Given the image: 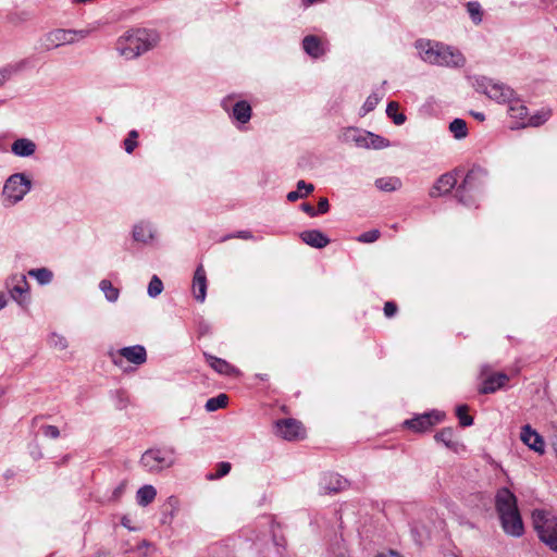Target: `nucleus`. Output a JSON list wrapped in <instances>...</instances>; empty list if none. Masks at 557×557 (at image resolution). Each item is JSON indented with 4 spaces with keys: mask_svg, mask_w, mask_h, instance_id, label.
Returning a JSON list of instances; mask_svg holds the SVG:
<instances>
[{
    "mask_svg": "<svg viewBox=\"0 0 557 557\" xmlns=\"http://www.w3.org/2000/svg\"><path fill=\"white\" fill-rule=\"evenodd\" d=\"M158 40L159 36L154 32L131 29L117 38L115 49L126 60H133L156 47Z\"/></svg>",
    "mask_w": 557,
    "mask_h": 557,
    "instance_id": "f257e3e1",
    "label": "nucleus"
},
{
    "mask_svg": "<svg viewBox=\"0 0 557 557\" xmlns=\"http://www.w3.org/2000/svg\"><path fill=\"white\" fill-rule=\"evenodd\" d=\"M495 506L505 533L521 536L524 528L515 494L506 487L500 488L496 494Z\"/></svg>",
    "mask_w": 557,
    "mask_h": 557,
    "instance_id": "f03ea898",
    "label": "nucleus"
},
{
    "mask_svg": "<svg viewBox=\"0 0 557 557\" xmlns=\"http://www.w3.org/2000/svg\"><path fill=\"white\" fill-rule=\"evenodd\" d=\"M416 48L424 62L441 66H462L466 62L462 53L449 46L430 40H418Z\"/></svg>",
    "mask_w": 557,
    "mask_h": 557,
    "instance_id": "7ed1b4c3",
    "label": "nucleus"
},
{
    "mask_svg": "<svg viewBox=\"0 0 557 557\" xmlns=\"http://www.w3.org/2000/svg\"><path fill=\"white\" fill-rule=\"evenodd\" d=\"M532 520L540 540L557 552V517L548 510L535 509Z\"/></svg>",
    "mask_w": 557,
    "mask_h": 557,
    "instance_id": "20e7f679",
    "label": "nucleus"
},
{
    "mask_svg": "<svg viewBox=\"0 0 557 557\" xmlns=\"http://www.w3.org/2000/svg\"><path fill=\"white\" fill-rule=\"evenodd\" d=\"M175 462V449L170 448H152L146 450L141 458L140 465L149 472L157 473L172 467Z\"/></svg>",
    "mask_w": 557,
    "mask_h": 557,
    "instance_id": "39448f33",
    "label": "nucleus"
},
{
    "mask_svg": "<svg viewBox=\"0 0 557 557\" xmlns=\"http://www.w3.org/2000/svg\"><path fill=\"white\" fill-rule=\"evenodd\" d=\"M473 87L476 91L486 95L490 99L498 102H507L513 96V90L502 84L495 83L493 79L485 76H478L473 78Z\"/></svg>",
    "mask_w": 557,
    "mask_h": 557,
    "instance_id": "423d86ee",
    "label": "nucleus"
},
{
    "mask_svg": "<svg viewBox=\"0 0 557 557\" xmlns=\"http://www.w3.org/2000/svg\"><path fill=\"white\" fill-rule=\"evenodd\" d=\"M487 177V171L475 166L472 168L463 178L462 183L457 187L456 198L462 205L470 206L473 200L470 196H467V191L474 190L482 187Z\"/></svg>",
    "mask_w": 557,
    "mask_h": 557,
    "instance_id": "0eeeda50",
    "label": "nucleus"
},
{
    "mask_svg": "<svg viewBox=\"0 0 557 557\" xmlns=\"http://www.w3.org/2000/svg\"><path fill=\"white\" fill-rule=\"evenodd\" d=\"M480 379L482 381L479 387L480 394H493L505 387L509 382V376L506 373L493 372L490 364L481 366Z\"/></svg>",
    "mask_w": 557,
    "mask_h": 557,
    "instance_id": "6e6552de",
    "label": "nucleus"
},
{
    "mask_svg": "<svg viewBox=\"0 0 557 557\" xmlns=\"http://www.w3.org/2000/svg\"><path fill=\"white\" fill-rule=\"evenodd\" d=\"M32 182L24 174L17 173L11 175L3 187V195L16 203L30 190Z\"/></svg>",
    "mask_w": 557,
    "mask_h": 557,
    "instance_id": "1a4fd4ad",
    "label": "nucleus"
},
{
    "mask_svg": "<svg viewBox=\"0 0 557 557\" xmlns=\"http://www.w3.org/2000/svg\"><path fill=\"white\" fill-rule=\"evenodd\" d=\"M111 357L112 362L117 367H122L123 359H126L128 362L136 366H140L146 362L147 352L144 346L134 345L119 349L116 354H112Z\"/></svg>",
    "mask_w": 557,
    "mask_h": 557,
    "instance_id": "9d476101",
    "label": "nucleus"
},
{
    "mask_svg": "<svg viewBox=\"0 0 557 557\" xmlns=\"http://www.w3.org/2000/svg\"><path fill=\"white\" fill-rule=\"evenodd\" d=\"M76 32L72 29H53L40 39L41 46L46 50H52L63 45L73 44L75 41Z\"/></svg>",
    "mask_w": 557,
    "mask_h": 557,
    "instance_id": "9b49d317",
    "label": "nucleus"
},
{
    "mask_svg": "<svg viewBox=\"0 0 557 557\" xmlns=\"http://www.w3.org/2000/svg\"><path fill=\"white\" fill-rule=\"evenodd\" d=\"M275 433L287 441L304 437L305 430L301 423L295 419H283L275 423Z\"/></svg>",
    "mask_w": 557,
    "mask_h": 557,
    "instance_id": "f8f14e48",
    "label": "nucleus"
},
{
    "mask_svg": "<svg viewBox=\"0 0 557 557\" xmlns=\"http://www.w3.org/2000/svg\"><path fill=\"white\" fill-rule=\"evenodd\" d=\"M443 413L433 411L407 420L405 422V425H407L409 429H412L413 431L424 432L432 428L434 424L438 423L443 419Z\"/></svg>",
    "mask_w": 557,
    "mask_h": 557,
    "instance_id": "ddd939ff",
    "label": "nucleus"
},
{
    "mask_svg": "<svg viewBox=\"0 0 557 557\" xmlns=\"http://www.w3.org/2000/svg\"><path fill=\"white\" fill-rule=\"evenodd\" d=\"M14 285L10 289L11 297L20 305L26 306L28 302V283L23 274L13 275L11 278Z\"/></svg>",
    "mask_w": 557,
    "mask_h": 557,
    "instance_id": "4468645a",
    "label": "nucleus"
},
{
    "mask_svg": "<svg viewBox=\"0 0 557 557\" xmlns=\"http://www.w3.org/2000/svg\"><path fill=\"white\" fill-rule=\"evenodd\" d=\"M520 440L532 450L544 454L545 451V443L543 437L531 428V425L527 424L522 426L520 433Z\"/></svg>",
    "mask_w": 557,
    "mask_h": 557,
    "instance_id": "2eb2a0df",
    "label": "nucleus"
},
{
    "mask_svg": "<svg viewBox=\"0 0 557 557\" xmlns=\"http://www.w3.org/2000/svg\"><path fill=\"white\" fill-rule=\"evenodd\" d=\"M348 486V481L338 473L325 474L320 482V488L324 494L337 493Z\"/></svg>",
    "mask_w": 557,
    "mask_h": 557,
    "instance_id": "dca6fc26",
    "label": "nucleus"
},
{
    "mask_svg": "<svg viewBox=\"0 0 557 557\" xmlns=\"http://www.w3.org/2000/svg\"><path fill=\"white\" fill-rule=\"evenodd\" d=\"M457 184V178L454 173H445L441 175L430 189V197L436 198L448 194Z\"/></svg>",
    "mask_w": 557,
    "mask_h": 557,
    "instance_id": "f3484780",
    "label": "nucleus"
},
{
    "mask_svg": "<svg viewBox=\"0 0 557 557\" xmlns=\"http://www.w3.org/2000/svg\"><path fill=\"white\" fill-rule=\"evenodd\" d=\"M193 294L197 301L203 302L207 295V276L203 267H197L193 278Z\"/></svg>",
    "mask_w": 557,
    "mask_h": 557,
    "instance_id": "a211bd4d",
    "label": "nucleus"
},
{
    "mask_svg": "<svg viewBox=\"0 0 557 557\" xmlns=\"http://www.w3.org/2000/svg\"><path fill=\"white\" fill-rule=\"evenodd\" d=\"M300 238L307 245L319 249L324 248L330 243V239L319 230L304 231Z\"/></svg>",
    "mask_w": 557,
    "mask_h": 557,
    "instance_id": "6ab92c4d",
    "label": "nucleus"
},
{
    "mask_svg": "<svg viewBox=\"0 0 557 557\" xmlns=\"http://www.w3.org/2000/svg\"><path fill=\"white\" fill-rule=\"evenodd\" d=\"M11 150L18 157H30L36 151V144L28 138H18L13 141Z\"/></svg>",
    "mask_w": 557,
    "mask_h": 557,
    "instance_id": "aec40b11",
    "label": "nucleus"
},
{
    "mask_svg": "<svg viewBox=\"0 0 557 557\" xmlns=\"http://www.w3.org/2000/svg\"><path fill=\"white\" fill-rule=\"evenodd\" d=\"M302 47L312 58H319L324 53L321 41L317 36H306L302 40Z\"/></svg>",
    "mask_w": 557,
    "mask_h": 557,
    "instance_id": "412c9836",
    "label": "nucleus"
},
{
    "mask_svg": "<svg viewBox=\"0 0 557 557\" xmlns=\"http://www.w3.org/2000/svg\"><path fill=\"white\" fill-rule=\"evenodd\" d=\"M206 360L209 363V366L216 371L220 374L230 375L232 372H234V367L231 366L227 361L224 359L214 357L209 354H205Z\"/></svg>",
    "mask_w": 557,
    "mask_h": 557,
    "instance_id": "4be33fe9",
    "label": "nucleus"
},
{
    "mask_svg": "<svg viewBox=\"0 0 557 557\" xmlns=\"http://www.w3.org/2000/svg\"><path fill=\"white\" fill-rule=\"evenodd\" d=\"M232 115L238 122L243 124L247 123L251 117L250 104L244 100L237 101L233 107Z\"/></svg>",
    "mask_w": 557,
    "mask_h": 557,
    "instance_id": "5701e85b",
    "label": "nucleus"
},
{
    "mask_svg": "<svg viewBox=\"0 0 557 557\" xmlns=\"http://www.w3.org/2000/svg\"><path fill=\"white\" fill-rule=\"evenodd\" d=\"M157 491L152 485H144L136 493V499L139 506L146 507L156 498Z\"/></svg>",
    "mask_w": 557,
    "mask_h": 557,
    "instance_id": "b1692460",
    "label": "nucleus"
},
{
    "mask_svg": "<svg viewBox=\"0 0 557 557\" xmlns=\"http://www.w3.org/2000/svg\"><path fill=\"white\" fill-rule=\"evenodd\" d=\"M314 186L312 184L306 183L305 181H298L297 190L289 191L286 196L287 200L290 202L297 201L300 198L306 197L310 193H312Z\"/></svg>",
    "mask_w": 557,
    "mask_h": 557,
    "instance_id": "393cba45",
    "label": "nucleus"
},
{
    "mask_svg": "<svg viewBox=\"0 0 557 557\" xmlns=\"http://www.w3.org/2000/svg\"><path fill=\"white\" fill-rule=\"evenodd\" d=\"M375 186L383 191H395L400 189L401 181L398 177H381L375 181Z\"/></svg>",
    "mask_w": 557,
    "mask_h": 557,
    "instance_id": "a878e982",
    "label": "nucleus"
},
{
    "mask_svg": "<svg viewBox=\"0 0 557 557\" xmlns=\"http://www.w3.org/2000/svg\"><path fill=\"white\" fill-rule=\"evenodd\" d=\"M133 237L136 242L147 243L152 239V227L146 223H139L134 226Z\"/></svg>",
    "mask_w": 557,
    "mask_h": 557,
    "instance_id": "bb28decb",
    "label": "nucleus"
},
{
    "mask_svg": "<svg viewBox=\"0 0 557 557\" xmlns=\"http://www.w3.org/2000/svg\"><path fill=\"white\" fill-rule=\"evenodd\" d=\"M346 138L354 141L358 147L368 148V140L364 135H369V132H361L357 128H349L346 132Z\"/></svg>",
    "mask_w": 557,
    "mask_h": 557,
    "instance_id": "cd10ccee",
    "label": "nucleus"
},
{
    "mask_svg": "<svg viewBox=\"0 0 557 557\" xmlns=\"http://www.w3.org/2000/svg\"><path fill=\"white\" fill-rule=\"evenodd\" d=\"M509 102V115L515 119L523 120L528 115V109L524 104H522L519 100L510 99Z\"/></svg>",
    "mask_w": 557,
    "mask_h": 557,
    "instance_id": "c85d7f7f",
    "label": "nucleus"
},
{
    "mask_svg": "<svg viewBox=\"0 0 557 557\" xmlns=\"http://www.w3.org/2000/svg\"><path fill=\"white\" fill-rule=\"evenodd\" d=\"M435 441L438 443H443L448 448L455 447L454 442V430L451 428H445L437 432L434 436Z\"/></svg>",
    "mask_w": 557,
    "mask_h": 557,
    "instance_id": "c756f323",
    "label": "nucleus"
},
{
    "mask_svg": "<svg viewBox=\"0 0 557 557\" xmlns=\"http://www.w3.org/2000/svg\"><path fill=\"white\" fill-rule=\"evenodd\" d=\"M449 131L454 134L456 139H462L467 136V123L462 119H455L449 124Z\"/></svg>",
    "mask_w": 557,
    "mask_h": 557,
    "instance_id": "7c9ffc66",
    "label": "nucleus"
},
{
    "mask_svg": "<svg viewBox=\"0 0 557 557\" xmlns=\"http://www.w3.org/2000/svg\"><path fill=\"white\" fill-rule=\"evenodd\" d=\"M399 104L395 101H391L386 108V114L396 125H401L406 121V116L403 113H398Z\"/></svg>",
    "mask_w": 557,
    "mask_h": 557,
    "instance_id": "2f4dec72",
    "label": "nucleus"
},
{
    "mask_svg": "<svg viewBox=\"0 0 557 557\" xmlns=\"http://www.w3.org/2000/svg\"><path fill=\"white\" fill-rule=\"evenodd\" d=\"M228 397L226 394H220L216 397L209 398L206 403L207 411H215L220 408H224L227 405Z\"/></svg>",
    "mask_w": 557,
    "mask_h": 557,
    "instance_id": "473e14b6",
    "label": "nucleus"
},
{
    "mask_svg": "<svg viewBox=\"0 0 557 557\" xmlns=\"http://www.w3.org/2000/svg\"><path fill=\"white\" fill-rule=\"evenodd\" d=\"M28 275L35 277L40 284H48L52 280V272L47 268L32 269Z\"/></svg>",
    "mask_w": 557,
    "mask_h": 557,
    "instance_id": "72a5a7b5",
    "label": "nucleus"
},
{
    "mask_svg": "<svg viewBox=\"0 0 557 557\" xmlns=\"http://www.w3.org/2000/svg\"><path fill=\"white\" fill-rule=\"evenodd\" d=\"M99 286L109 301L113 302L117 300L120 294L119 289L115 288L109 280H102Z\"/></svg>",
    "mask_w": 557,
    "mask_h": 557,
    "instance_id": "f704fd0d",
    "label": "nucleus"
},
{
    "mask_svg": "<svg viewBox=\"0 0 557 557\" xmlns=\"http://www.w3.org/2000/svg\"><path fill=\"white\" fill-rule=\"evenodd\" d=\"M364 136L367 138H369L368 148L382 149V148H386L389 146V141L382 136L375 135L370 132H369V135H364Z\"/></svg>",
    "mask_w": 557,
    "mask_h": 557,
    "instance_id": "c9c22d12",
    "label": "nucleus"
},
{
    "mask_svg": "<svg viewBox=\"0 0 557 557\" xmlns=\"http://www.w3.org/2000/svg\"><path fill=\"white\" fill-rule=\"evenodd\" d=\"M468 406L460 405L456 408V416L459 419V423L461 426H470L473 424V418L468 414Z\"/></svg>",
    "mask_w": 557,
    "mask_h": 557,
    "instance_id": "e433bc0d",
    "label": "nucleus"
},
{
    "mask_svg": "<svg viewBox=\"0 0 557 557\" xmlns=\"http://www.w3.org/2000/svg\"><path fill=\"white\" fill-rule=\"evenodd\" d=\"M21 67L22 66L18 64H8L3 67H0V86L9 81L14 74H16Z\"/></svg>",
    "mask_w": 557,
    "mask_h": 557,
    "instance_id": "4c0bfd02",
    "label": "nucleus"
},
{
    "mask_svg": "<svg viewBox=\"0 0 557 557\" xmlns=\"http://www.w3.org/2000/svg\"><path fill=\"white\" fill-rule=\"evenodd\" d=\"M231 463L226 461L219 462L215 467V472L207 474L208 480H218L228 474L231 471Z\"/></svg>",
    "mask_w": 557,
    "mask_h": 557,
    "instance_id": "58836bf2",
    "label": "nucleus"
},
{
    "mask_svg": "<svg viewBox=\"0 0 557 557\" xmlns=\"http://www.w3.org/2000/svg\"><path fill=\"white\" fill-rule=\"evenodd\" d=\"M163 290V283L162 281L157 276L153 275L148 284L147 293L151 298H156L159 296Z\"/></svg>",
    "mask_w": 557,
    "mask_h": 557,
    "instance_id": "ea45409f",
    "label": "nucleus"
},
{
    "mask_svg": "<svg viewBox=\"0 0 557 557\" xmlns=\"http://www.w3.org/2000/svg\"><path fill=\"white\" fill-rule=\"evenodd\" d=\"M49 344L54 349H59V350H64L69 346L66 338L57 333L51 334V336L49 338Z\"/></svg>",
    "mask_w": 557,
    "mask_h": 557,
    "instance_id": "a19ab883",
    "label": "nucleus"
},
{
    "mask_svg": "<svg viewBox=\"0 0 557 557\" xmlns=\"http://www.w3.org/2000/svg\"><path fill=\"white\" fill-rule=\"evenodd\" d=\"M467 10H468V13H469L470 17L472 18V21L475 24L481 23V21H482V12H481V7H480V4L478 2H469L467 4Z\"/></svg>",
    "mask_w": 557,
    "mask_h": 557,
    "instance_id": "79ce46f5",
    "label": "nucleus"
},
{
    "mask_svg": "<svg viewBox=\"0 0 557 557\" xmlns=\"http://www.w3.org/2000/svg\"><path fill=\"white\" fill-rule=\"evenodd\" d=\"M381 99H382V96H380L376 92H372L367 98V100L364 101V103L362 106V110L364 111V114L373 111L375 109V107L377 106V103L381 101Z\"/></svg>",
    "mask_w": 557,
    "mask_h": 557,
    "instance_id": "37998d69",
    "label": "nucleus"
},
{
    "mask_svg": "<svg viewBox=\"0 0 557 557\" xmlns=\"http://www.w3.org/2000/svg\"><path fill=\"white\" fill-rule=\"evenodd\" d=\"M137 131L133 129L128 133L127 137L124 140V148L127 153H132L134 149L137 147Z\"/></svg>",
    "mask_w": 557,
    "mask_h": 557,
    "instance_id": "c03bdc74",
    "label": "nucleus"
},
{
    "mask_svg": "<svg viewBox=\"0 0 557 557\" xmlns=\"http://www.w3.org/2000/svg\"><path fill=\"white\" fill-rule=\"evenodd\" d=\"M380 235H381V233L379 230H371V231L360 234L358 236L357 240L360 243L370 244V243H374L375 240H377L380 238Z\"/></svg>",
    "mask_w": 557,
    "mask_h": 557,
    "instance_id": "a18cd8bd",
    "label": "nucleus"
},
{
    "mask_svg": "<svg viewBox=\"0 0 557 557\" xmlns=\"http://www.w3.org/2000/svg\"><path fill=\"white\" fill-rule=\"evenodd\" d=\"M41 431L46 437L55 440L60 436V431L55 425H44Z\"/></svg>",
    "mask_w": 557,
    "mask_h": 557,
    "instance_id": "49530a36",
    "label": "nucleus"
},
{
    "mask_svg": "<svg viewBox=\"0 0 557 557\" xmlns=\"http://www.w3.org/2000/svg\"><path fill=\"white\" fill-rule=\"evenodd\" d=\"M166 506L171 508V516L173 517L180 509V500L175 496H170L166 500Z\"/></svg>",
    "mask_w": 557,
    "mask_h": 557,
    "instance_id": "de8ad7c7",
    "label": "nucleus"
},
{
    "mask_svg": "<svg viewBox=\"0 0 557 557\" xmlns=\"http://www.w3.org/2000/svg\"><path fill=\"white\" fill-rule=\"evenodd\" d=\"M397 312V306L393 301H387L384 305V314L387 318H392Z\"/></svg>",
    "mask_w": 557,
    "mask_h": 557,
    "instance_id": "09e8293b",
    "label": "nucleus"
},
{
    "mask_svg": "<svg viewBox=\"0 0 557 557\" xmlns=\"http://www.w3.org/2000/svg\"><path fill=\"white\" fill-rule=\"evenodd\" d=\"M547 120V113H544L543 115H533L530 117L528 125L532 126H539L542 123H544Z\"/></svg>",
    "mask_w": 557,
    "mask_h": 557,
    "instance_id": "8fccbe9b",
    "label": "nucleus"
},
{
    "mask_svg": "<svg viewBox=\"0 0 557 557\" xmlns=\"http://www.w3.org/2000/svg\"><path fill=\"white\" fill-rule=\"evenodd\" d=\"M330 210V203L327 198H320L318 203L317 214H324Z\"/></svg>",
    "mask_w": 557,
    "mask_h": 557,
    "instance_id": "3c124183",
    "label": "nucleus"
},
{
    "mask_svg": "<svg viewBox=\"0 0 557 557\" xmlns=\"http://www.w3.org/2000/svg\"><path fill=\"white\" fill-rule=\"evenodd\" d=\"M300 208H301V210H302L304 212H306V213H307V214H309L310 216H314V215H317V211H315V210H314V208H313L310 203H308V202H304V203H301Z\"/></svg>",
    "mask_w": 557,
    "mask_h": 557,
    "instance_id": "603ef678",
    "label": "nucleus"
},
{
    "mask_svg": "<svg viewBox=\"0 0 557 557\" xmlns=\"http://www.w3.org/2000/svg\"><path fill=\"white\" fill-rule=\"evenodd\" d=\"M236 237L244 238V239H250V238H252V235L248 231H240L237 233Z\"/></svg>",
    "mask_w": 557,
    "mask_h": 557,
    "instance_id": "864d4df0",
    "label": "nucleus"
},
{
    "mask_svg": "<svg viewBox=\"0 0 557 557\" xmlns=\"http://www.w3.org/2000/svg\"><path fill=\"white\" fill-rule=\"evenodd\" d=\"M472 115L478 121H484L485 120V115L482 112H472Z\"/></svg>",
    "mask_w": 557,
    "mask_h": 557,
    "instance_id": "5fc2aeb1",
    "label": "nucleus"
},
{
    "mask_svg": "<svg viewBox=\"0 0 557 557\" xmlns=\"http://www.w3.org/2000/svg\"><path fill=\"white\" fill-rule=\"evenodd\" d=\"M75 32H76L75 36L78 35L81 38H85L89 35V30H87V29H81V30H75Z\"/></svg>",
    "mask_w": 557,
    "mask_h": 557,
    "instance_id": "6e6d98bb",
    "label": "nucleus"
},
{
    "mask_svg": "<svg viewBox=\"0 0 557 557\" xmlns=\"http://www.w3.org/2000/svg\"><path fill=\"white\" fill-rule=\"evenodd\" d=\"M5 305H7V298H5V295L0 293V310H1L2 308H4V307H5Z\"/></svg>",
    "mask_w": 557,
    "mask_h": 557,
    "instance_id": "4d7b16f0",
    "label": "nucleus"
},
{
    "mask_svg": "<svg viewBox=\"0 0 557 557\" xmlns=\"http://www.w3.org/2000/svg\"><path fill=\"white\" fill-rule=\"evenodd\" d=\"M379 557H403V556L394 550H391L387 555H380Z\"/></svg>",
    "mask_w": 557,
    "mask_h": 557,
    "instance_id": "13d9d810",
    "label": "nucleus"
},
{
    "mask_svg": "<svg viewBox=\"0 0 557 557\" xmlns=\"http://www.w3.org/2000/svg\"><path fill=\"white\" fill-rule=\"evenodd\" d=\"M123 490H124L123 485H120L119 487H116L113 493L114 497H119L123 493Z\"/></svg>",
    "mask_w": 557,
    "mask_h": 557,
    "instance_id": "bf43d9fd",
    "label": "nucleus"
}]
</instances>
